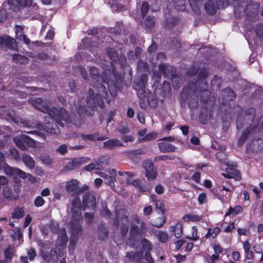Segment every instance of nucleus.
<instances>
[{
  "instance_id": "nucleus-1",
  "label": "nucleus",
  "mask_w": 263,
  "mask_h": 263,
  "mask_svg": "<svg viewBox=\"0 0 263 263\" xmlns=\"http://www.w3.org/2000/svg\"><path fill=\"white\" fill-rule=\"evenodd\" d=\"M96 89L98 92L95 93L94 90L89 88L88 95L86 98V102L90 109H86V107L81 104L78 106V112L80 116H91L93 114V110L97 106L102 108L104 106V101L102 98L106 96L107 90L103 84H98L96 85Z\"/></svg>"
},
{
  "instance_id": "nucleus-2",
  "label": "nucleus",
  "mask_w": 263,
  "mask_h": 263,
  "mask_svg": "<svg viewBox=\"0 0 263 263\" xmlns=\"http://www.w3.org/2000/svg\"><path fill=\"white\" fill-rule=\"evenodd\" d=\"M48 114L63 127L70 124L77 126H80L81 125V121L78 117L69 116L67 110L64 108H57L52 106Z\"/></svg>"
},
{
  "instance_id": "nucleus-3",
  "label": "nucleus",
  "mask_w": 263,
  "mask_h": 263,
  "mask_svg": "<svg viewBox=\"0 0 263 263\" xmlns=\"http://www.w3.org/2000/svg\"><path fill=\"white\" fill-rule=\"evenodd\" d=\"M198 74L197 76L198 79L197 82H190L189 83V91H187V93H195L198 90H201L202 92V94L201 96V100L202 101H206V99H204L203 96L205 95L208 97L210 95V92L206 90L205 87H202V88H200L198 87V86L200 85V83L204 84V85L206 84V83L204 82V80L209 76V70L206 68H202L199 70L198 69Z\"/></svg>"
},
{
  "instance_id": "nucleus-4",
  "label": "nucleus",
  "mask_w": 263,
  "mask_h": 263,
  "mask_svg": "<svg viewBox=\"0 0 263 263\" xmlns=\"http://www.w3.org/2000/svg\"><path fill=\"white\" fill-rule=\"evenodd\" d=\"M146 225L144 220L137 216H135L132 220L129 231V240L131 245L134 246L137 237L146 231Z\"/></svg>"
},
{
  "instance_id": "nucleus-5",
  "label": "nucleus",
  "mask_w": 263,
  "mask_h": 263,
  "mask_svg": "<svg viewBox=\"0 0 263 263\" xmlns=\"http://www.w3.org/2000/svg\"><path fill=\"white\" fill-rule=\"evenodd\" d=\"M13 140L17 146L22 151L27 149L26 145L32 148H34L36 146L35 141L26 135L15 136Z\"/></svg>"
},
{
  "instance_id": "nucleus-6",
  "label": "nucleus",
  "mask_w": 263,
  "mask_h": 263,
  "mask_svg": "<svg viewBox=\"0 0 263 263\" xmlns=\"http://www.w3.org/2000/svg\"><path fill=\"white\" fill-rule=\"evenodd\" d=\"M13 140L17 146L22 151L27 149L26 145L32 148H34L36 146L35 141L26 135L15 136Z\"/></svg>"
},
{
  "instance_id": "nucleus-7",
  "label": "nucleus",
  "mask_w": 263,
  "mask_h": 263,
  "mask_svg": "<svg viewBox=\"0 0 263 263\" xmlns=\"http://www.w3.org/2000/svg\"><path fill=\"white\" fill-rule=\"evenodd\" d=\"M255 114V109L253 108L248 109L244 114L239 116L236 120L237 128L241 129L245 124H249L252 122Z\"/></svg>"
},
{
  "instance_id": "nucleus-8",
  "label": "nucleus",
  "mask_w": 263,
  "mask_h": 263,
  "mask_svg": "<svg viewBox=\"0 0 263 263\" xmlns=\"http://www.w3.org/2000/svg\"><path fill=\"white\" fill-rule=\"evenodd\" d=\"M0 47L5 50H18L16 40L7 34L0 35Z\"/></svg>"
},
{
  "instance_id": "nucleus-9",
  "label": "nucleus",
  "mask_w": 263,
  "mask_h": 263,
  "mask_svg": "<svg viewBox=\"0 0 263 263\" xmlns=\"http://www.w3.org/2000/svg\"><path fill=\"white\" fill-rule=\"evenodd\" d=\"M66 190L68 193L72 195H78L88 190V186L85 184L78 186V181L76 179H71L67 182Z\"/></svg>"
},
{
  "instance_id": "nucleus-10",
  "label": "nucleus",
  "mask_w": 263,
  "mask_h": 263,
  "mask_svg": "<svg viewBox=\"0 0 263 263\" xmlns=\"http://www.w3.org/2000/svg\"><path fill=\"white\" fill-rule=\"evenodd\" d=\"M173 11L170 10V5H167L164 11L165 21L164 26L165 28L171 29L176 26L179 22V18L176 16L172 15Z\"/></svg>"
},
{
  "instance_id": "nucleus-11",
  "label": "nucleus",
  "mask_w": 263,
  "mask_h": 263,
  "mask_svg": "<svg viewBox=\"0 0 263 263\" xmlns=\"http://www.w3.org/2000/svg\"><path fill=\"white\" fill-rule=\"evenodd\" d=\"M82 209V203H81L80 198L76 196L71 201V206L70 208L72 214L71 218H73V219H83Z\"/></svg>"
},
{
  "instance_id": "nucleus-12",
  "label": "nucleus",
  "mask_w": 263,
  "mask_h": 263,
  "mask_svg": "<svg viewBox=\"0 0 263 263\" xmlns=\"http://www.w3.org/2000/svg\"><path fill=\"white\" fill-rule=\"evenodd\" d=\"M82 219H71L70 232L71 233V238L70 242H75L77 241L79 235L82 234L83 231L82 227L81 226L80 221Z\"/></svg>"
},
{
  "instance_id": "nucleus-13",
  "label": "nucleus",
  "mask_w": 263,
  "mask_h": 263,
  "mask_svg": "<svg viewBox=\"0 0 263 263\" xmlns=\"http://www.w3.org/2000/svg\"><path fill=\"white\" fill-rule=\"evenodd\" d=\"M82 198V209L85 210L86 209H93L96 206V198L93 193L87 190Z\"/></svg>"
},
{
  "instance_id": "nucleus-14",
  "label": "nucleus",
  "mask_w": 263,
  "mask_h": 263,
  "mask_svg": "<svg viewBox=\"0 0 263 263\" xmlns=\"http://www.w3.org/2000/svg\"><path fill=\"white\" fill-rule=\"evenodd\" d=\"M159 68L166 77L172 79V83L177 82V84H178V78L175 74V68L168 64H161L159 66Z\"/></svg>"
},
{
  "instance_id": "nucleus-15",
  "label": "nucleus",
  "mask_w": 263,
  "mask_h": 263,
  "mask_svg": "<svg viewBox=\"0 0 263 263\" xmlns=\"http://www.w3.org/2000/svg\"><path fill=\"white\" fill-rule=\"evenodd\" d=\"M204 9L206 12L209 15H213L217 9H220L228 6L224 3H221L216 1L215 4L213 0H207L204 4Z\"/></svg>"
},
{
  "instance_id": "nucleus-16",
  "label": "nucleus",
  "mask_w": 263,
  "mask_h": 263,
  "mask_svg": "<svg viewBox=\"0 0 263 263\" xmlns=\"http://www.w3.org/2000/svg\"><path fill=\"white\" fill-rule=\"evenodd\" d=\"M31 104H32L36 109L43 112L48 114L51 107L47 102H43L41 98H37L34 99H30L28 100Z\"/></svg>"
},
{
  "instance_id": "nucleus-17",
  "label": "nucleus",
  "mask_w": 263,
  "mask_h": 263,
  "mask_svg": "<svg viewBox=\"0 0 263 263\" xmlns=\"http://www.w3.org/2000/svg\"><path fill=\"white\" fill-rule=\"evenodd\" d=\"M89 159L87 157L75 158L72 159L71 161L67 163L65 166L67 171H72L79 167V166L87 162Z\"/></svg>"
},
{
  "instance_id": "nucleus-18",
  "label": "nucleus",
  "mask_w": 263,
  "mask_h": 263,
  "mask_svg": "<svg viewBox=\"0 0 263 263\" xmlns=\"http://www.w3.org/2000/svg\"><path fill=\"white\" fill-rule=\"evenodd\" d=\"M259 5L257 3H250L246 6V17L252 20L257 13Z\"/></svg>"
},
{
  "instance_id": "nucleus-19",
  "label": "nucleus",
  "mask_w": 263,
  "mask_h": 263,
  "mask_svg": "<svg viewBox=\"0 0 263 263\" xmlns=\"http://www.w3.org/2000/svg\"><path fill=\"white\" fill-rule=\"evenodd\" d=\"M90 75L91 78L95 81V82H93V84L92 86L93 87H96V85L98 84H102L103 82H104L103 80V78L101 77L99 75V72L98 69L96 67H91L89 68Z\"/></svg>"
},
{
  "instance_id": "nucleus-20",
  "label": "nucleus",
  "mask_w": 263,
  "mask_h": 263,
  "mask_svg": "<svg viewBox=\"0 0 263 263\" xmlns=\"http://www.w3.org/2000/svg\"><path fill=\"white\" fill-rule=\"evenodd\" d=\"M5 173L10 175H17L22 178L26 177V173L18 168H13L7 166L5 168Z\"/></svg>"
},
{
  "instance_id": "nucleus-21",
  "label": "nucleus",
  "mask_w": 263,
  "mask_h": 263,
  "mask_svg": "<svg viewBox=\"0 0 263 263\" xmlns=\"http://www.w3.org/2000/svg\"><path fill=\"white\" fill-rule=\"evenodd\" d=\"M147 80V76L146 74H142L140 77L134 83L133 87L134 89H139L140 88H145Z\"/></svg>"
},
{
  "instance_id": "nucleus-22",
  "label": "nucleus",
  "mask_w": 263,
  "mask_h": 263,
  "mask_svg": "<svg viewBox=\"0 0 263 263\" xmlns=\"http://www.w3.org/2000/svg\"><path fill=\"white\" fill-rule=\"evenodd\" d=\"M257 124L254 125L252 127H249L246 130H243L242 135L240 137L238 141L239 145H242L248 138L250 134H252L253 130H255L257 127Z\"/></svg>"
},
{
  "instance_id": "nucleus-23",
  "label": "nucleus",
  "mask_w": 263,
  "mask_h": 263,
  "mask_svg": "<svg viewBox=\"0 0 263 263\" xmlns=\"http://www.w3.org/2000/svg\"><path fill=\"white\" fill-rule=\"evenodd\" d=\"M158 146L160 152L162 153L174 152L176 149L175 146L165 142H159Z\"/></svg>"
},
{
  "instance_id": "nucleus-24",
  "label": "nucleus",
  "mask_w": 263,
  "mask_h": 263,
  "mask_svg": "<svg viewBox=\"0 0 263 263\" xmlns=\"http://www.w3.org/2000/svg\"><path fill=\"white\" fill-rule=\"evenodd\" d=\"M126 182L128 184H132L136 187L137 190L139 192H145L148 191V190L142 184L141 181L140 179L132 180L129 179H127Z\"/></svg>"
},
{
  "instance_id": "nucleus-25",
  "label": "nucleus",
  "mask_w": 263,
  "mask_h": 263,
  "mask_svg": "<svg viewBox=\"0 0 263 263\" xmlns=\"http://www.w3.org/2000/svg\"><path fill=\"white\" fill-rule=\"evenodd\" d=\"M185 0H173L172 3L168 4L167 5H170L171 11H172L171 9L173 6L177 10L182 11L185 9Z\"/></svg>"
},
{
  "instance_id": "nucleus-26",
  "label": "nucleus",
  "mask_w": 263,
  "mask_h": 263,
  "mask_svg": "<svg viewBox=\"0 0 263 263\" xmlns=\"http://www.w3.org/2000/svg\"><path fill=\"white\" fill-rule=\"evenodd\" d=\"M22 160L25 165L30 169H33L35 166V161L29 155L23 154Z\"/></svg>"
},
{
  "instance_id": "nucleus-27",
  "label": "nucleus",
  "mask_w": 263,
  "mask_h": 263,
  "mask_svg": "<svg viewBox=\"0 0 263 263\" xmlns=\"http://www.w3.org/2000/svg\"><path fill=\"white\" fill-rule=\"evenodd\" d=\"M227 174H223V175L226 178H234L236 180H240L241 179V175L234 168H229L227 170Z\"/></svg>"
},
{
  "instance_id": "nucleus-28",
  "label": "nucleus",
  "mask_w": 263,
  "mask_h": 263,
  "mask_svg": "<svg viewBox=\"0 0 263 263\" xmlns=\"http://www.w3.org/2000/svg\"><path fill=\"white\" fill-rule=\"evenodd\" d=\"M44 130L47 133L55 135H58L60 133V129L55 123L51 124L49 123H45Z\"/></svg>"
},
{
  "instance_id": "nucleus-29",
  "label": "nucleus",
  "mask_w": 263,
  "mask_h": 263,
  "mask_svg": "<svg viewBox=\"0 0 263 263\" xmlns=\"http://www.w3.org/2000/svg\"><path fill=\"white\" fill-rule=\"evenodd\" d=\"M103 145L106 148L112 149L116 147L123 146V144L119 140L115 139H111L104 142L103 143Z\"/></svg>"
},
{
  "instance_id": "nucleus-30",
  "label": "nucleus",
  "mask_w": 263,
  "mask_h": 263,
  "mask_svg": "<svg viewBox=\"0 0 263 263\" xmlns=\"http://www.w3.org/2000/svg\"><path fill=\"white\" fill-rule=\"evenodd\" d=\"M165 222L166 218L163 215H162L160 217L154 218L151 221V224L155 227L160 228L163 227Z\"/></svg>"
},
{
  "instance_id": "nucleus-31",
  "label": "nucleus",
  "mask_w": 263,
  "mask_h": 263,
  "mask_svg": "<svg viewBox=\"0 0 263 263\" xmlns=\"http://www.w3.org/2000/svg\"><path fill=\"white\" fill-rule=\"evenodd\" d=\"M12 60L16 64H21L25 65L28 63L29 59L24 56L20 54H14L12 55Z\"/></svg>"
},
{
  "instance_id": "nucleus-32",
  "label": "nucleus",
  "mask_w": 263,
  "mask_h": 263,
  "mask_svg": "<svg viewBox=\"0 0 263 263\" xmlns=\"http://www.w3.org/2000/svg\"><path fill=\"white\" fill-rule=\"evenodd\" d=\"M170 231L174 233L176 238H180L182 234V226L181 223H177L175 226L170 227Z\"/></svg>"
},
{
  "instance_id": "nucleus-33",
  "label": "nucleus",
  "mask_w": 263,
  "mask_h": 263,
  "mask_svg": "<svg viewBox=\"0 0 263 263\" xmlns=\"http://www.w3.org/2000/svg\"><path fill=\"white\" fill-rule=\"evenodd\" d=\"M142 52V49L139 47H137L135 49V50L130 51L127 54L128 59L129 60H135L136 59H139L140 58V54Z\"/></svg>"
},
{
  "instance_id": "nucleus-34",
  "label": "nucleus",
  "mask_w": 263,
  "mask_h": 263,
  "mask_svg": "<svg viewBox=\"0 0 263 263\" xmlns=\"http://www.w3.org/2000/svg\"><path fill=\"white\" fill-rule=\"evenodd\" d=\"M155 234L160 242L165 243L168 240V236L166 232L156 230Z\"/></svg>"
},
{
  "instance_id": "nucleus-35",
  "label": "nucleus",
  "mask_w": 263,
  "mask_h": 263,
  "mask_svg": "<svg viewBox=\"0 0 263 263\" xmlns=\"http://www.w3.org/2000/svg\"><path fill=\"white\" fill-rule=\"evenodd\" d=\"M106 53L110 60L114 62H117L118 54L115 49L109 47L106 49Z\"/></svg>"
},
{
  "instance_id": "nucleus-36",
  "label": "nucleus",
  "mask_w": 263,
  "mask_h": 263,
  "mask_svg": "<svg viewBox=\"0 0 263 263\" xmlns=\"http://www.w3.org/2000/svg\"><path fill=\"white\" fill-rule=\"evenodd\" d=\"M83 169L87 171H91L93 170H102V166L97 161H95L91 163L84 166Z\"/></svg>"
},
{
  "instance_id": "nucleus-37",
  "label": "nucleus",
  "mask_w": 263,
  "mask_h": 263,
  "mask_svg": "<svg viewBox=\"0 0 263 263\" xmlns=\"http://www.w3.org/2000/svg\"><path fill=\"white\" fill-rule=\"evenodd\" d=\"M234 14L236 18H240L245 15L246 16V10L243 6L240 5L234 9Z\"/></svg>"
},
{
  "instance_id": "nucleus-38",
  "label": "nucleus",
  "mask_w": 263,
  "mask_h": 263,
  "mask_svg": "<svg viewBox=\"0 0 263 263\" xmlns=\"http://www.w3.org/2000/svg\"><path fill=\"white\" fill-rule=\"evenodd\" d=\"M25 215L24 209L23 208L17 207L14 209L12 213V218L19 219L22 218Z\"/></svg>"
},
{
  "instance_id": "nucleus-39",
  "label": "nucleus",
  "mask_w": 263,
  "mask_h": 263,
  "mask_svg": "<svg viewBox=\"0 0 263 263\" xmlns=\"http://www.w3.org/2000/svg\"><path fill=\"white\" fill-rule=\"evenodd\" d=\"M39 159L46 165H50L53 162V160L50 157V156L45 153L41 154Z\"/></svg>"
},
{
  "instance_id": "nucleus-40",
  "label": "nucleus",
  "mask_w": 263,
  "mask_h": 263,
  "mask_svg": "<svg viewBox=\"0 0 263 263\" xmlns=\"http://www.w3.org/2000/svg\"><path fill=\"white\" fill-rule=\"evenodd\" d=\"M41 255L45 261L50 262L53 258L54 254L52 250L50 252L42 251Z\"/></svg>"
},
{
  "instance_id": "nucleus-41",
  "label": "nucleus",
  "mask_w": 263,
  "mask_h": 263,
  "mask_svg": "<svg viewBox=\"0 0 263 263\" xmlns=\"http://www.w3.org/2000/svg\"><path fill=\"white\" fill-rule=\"evenodd\" d=\"M144 24L147 29H151L155 24V17L152 16H147L144 21Z\"/></svg>"
},
{
  "instance_id": "nucleus-42",
  "label": "nucleus",
  "mask_w": 263,
  "mask_h": 263,
  "mask_svg": "<svg viewBox=\"0 0 263 263\" xmlns=\"http://www.w3.org/2000/svg\"><path fill=\"white\" fill-rule=\"evenodd\" d=\"M183 220L185 221H197L201 220V217L195 214H187L184 215L183 218Z\"/></svg>"
},
{
  "instance_id": "nucleus-43",
  "label": "nucleus",
  "mask_w": 263,
  "mask_h": 263,
  "mask_svg": "<svg viewBox=\"0 0 263 263\" xmlns=\"http://www.w3.org/2000/svg\"><path fill=\"white\" fill-rule=\"evenodd\" d=\"M15 1L17 4L18 9L26 7H29L32 3V0H15Z\"/></svg>"
},
{
  "instance_id": "nucleus-44",
  "label": "nucleus",
  "mask_w": 263,
  "mask_h": 263,
  "mask_svg": "<svg viewBox=\"0 0 263 263\" xmlns=\"http://www.w3.org/2000/svg\"><path fill=\"white\" fill-rule=\"evenodd\" d=\"M108 231L106 228L103 226L102 224L99 225V237L101 239H103L106 238L108 236Z\"/></svg>"
},
{
  "instance_id": "nucleus-45",
  "label": "nucleus",
  "mask_w": 263,
  "mask_h": 263,
  "mask_svg": "<svg viewBox=\"0 0 263 263\" xmlns=\"http://www.w3.org/2000/svg\"><path fill=\"white\" fill-rule=\"evenodd\" d=\"M157 176V172L156 169L154 168L152 171L148 170L145 172V176L149 181H152L156 179Z\"/></svg>"
},
{
  "instance_id": "nucleus-46",
  "label": "nucleus",
  "mask_w": 263,
  "mask_h": 263,
  "mask_svg": "<svg viewBox=\"0 0 263 263\" xmlns=\"http://www.w3.org/2000/svg\"><path fill=\"white\" fill-rule=\"evenodd\" d=\"M155 208L162 215H163L165 212V205L163 202L160 200H156Z\"/></svg>"
},
{
  "instance_id": "nucleus-47",
  "label": "nucleus",
  "mask_w": 263,
  "mask_h": 263,
  "mask_svg": "<svg viewBox=\"0 0 263 263\" xmlns=\"http://www.w3.org/2000/svg\"><path fill=\"white\" fill-rule=\"evenodd\" d=\"M137 69L141 71H146L148 70V65L147 63L139 60L137 62Z\"/></svg>"
},
{
  "instance_id": "nucleus-48",
  "label": "nucleus",
  "mask_w": 263,
  "mask_h": 263,
  "mask_svg": "<svg viewBox=\"0 0 263 263\" xmlns=\"http://www.w3.org/2000/svg\"><path fill=\"white\" fill-rule=\"evenodd\" d=\"M190 5L192 10L194 12L195 14L197 15H199L200 14V10L199 7L198 5V2H195L194 1H192V0H189Z\"/></svg>"
},
{
  "instance_id": "nucleus-49",
  "label": "nucleus",
  "mask_w": 263,
  "mask_h": 263,
  "mask_svg": "<svg viewBox=\"0 0 263 263\" xmlns=\"http://www.w3.org/2000/svg\"><path fill=\"white\" fill-rule=\"evenodd\" d=\"M242 210V208L240 206L237 205L234 207V208L230 207L229 209V211L226 212L225 216H227L231 214H234L236 215L239 213Z\"/></svg>"
},
{
  "instance_id": "nucleus-50",
  "label": "nucleus",
  "mask_w": 263,
  "mask_h": 263,
  "mask_svg": "<svg viewBox=\"0 0 263 263\" xmlns=\"http://www.w3.org/2000/svg\"><path fill=\"white\" fill-rule=\"evenodd\" d=\"M126 257L130 260H134L135 259H138L141 258V255L140 253H136L134 252H127Z\"/></svg>"
},
{
  "instance_id": "nucleus-51",
  "label": "nucleus",
  "mask_w": 263,
  "mask_h": 263,
  "mask_svg": "<svg viewBox=\"0 0 263 263\" xmlns=\"http://www.w3.org/2000/svg\"><path fill=\"white\" fill-rule=\"evenodd\" d=\"M198 71V66L193 65L187 68L186 70V73L190 76H194L196 75Z\"/></svg>"
},
{
  "instance_id": "nucleus-52",
  "label": "nucleus",
  "mask_w": 263,
  "mask_h": 263,
  "mask_svg": "<svg viewBox=\"0 0 263 263\" xmlns=\"http://www.w3.org/2000/svg\"><path fill=\"white\" fill-rule=\"evenodd\" d=\"M10 153L11 156L16 161L20 160L21 157L17 149L14 147H11L9 149Z\"/></svg>"
},
{
  "instance_id": "nucleus-53",
  "label": "nucleus",
  "mask_w": 263,
  "mask_h": 263,
  "mask_svg": "<svg viewBox=\"0 0 263 263\" xmlns=\"http://www.w3.org/2000/svg\"><path fill=\"white\" fill-rule=\"evenodd\" d=\"M144 154H145V152L141 148H139V149H135V150H132L128 152V156L130 157H131L132 156L136 157L137 156L144 155Z\"/></svg>"
},
{
  "instance_id": "nucleus-54",
  "label": "nucleus",
  "mask_w": 263,
  "mask_h": 263,
  "mask_svg": "<svg viewBox=\"0 0 263 263\" xmlns=\"http://www.w3.org/2000/svg\"><path fill=\"white\" fill-rule=\"evenodd\" d=\"M141 243L142 244V247L143 249L147 250L148 251L152 249V245L146 239H142L141 240Z\"/></svg>"
},
{
  "instance_id": "nucleus-55",
  "label": "nucleus",
  "mask_w": 263,
  "mask_h": 263,
  "mask_svg": "<svg viewBox=\"0 0 263 263\" xmlns=\"http://www.w3.org/2000/svg\"><path fill=\"white\" fill-rule=\"evenodd\" d=\"M220 232V230L219 228H215L214 230H212L209 228L208 231V233L205 236L206 238H208L209 236H212L213 238H214L217 235H218Z\"/></svg>"
},
{
  "instance_id": "nucleus-56",
  "label": "nucleus",
  "mask_w": 263,
  "mask_h": 263,
  "mask_svg": "<svg viewBox=\"0 0 263 263\" xmlns=\"http://www.w3.org/2000/svg\"><path fill=\"white\" fill-rule=\"evenodd\" d=\"M14 252V251L13 247L11 246H9L5 250L4 254L6 258L10 259L12 258Z\"/></svg>"
},
{
  "instance_id": "nucleus-57",
  "label": "nucleus",
  "mask_w": 263,
  "mask_h": 263,
  "mask_svg": "<svg viewBox=\"0 0 263 263\" xmlns=\"http://www.w3.org/2000/svg\"><path fill=\"white\" fill-rule=\"evenodd\" d=\"M149 9V5L147 2L143 3L141 8V12L142 17H144Z\"/></svg>"
},
{
  "instance_id": "nucleus-58",
  "label": "nucleus",
  "mask_w": 263,
  "mask_h": 263,
  "mask_svg": "<svg viewBox=\"0 0 263 263\" xmlns=\"http://www.w3.org/2000/svg\"><path fill=\"white\" fill-rule=\"evenodd\" d=\"M118 129L119 132L122 134H126L129 132L128 125L124 123H121Z\"/></svg>"
},
{
  "instance_id": "nucleus-59",
  "label": "nucleus",
  "mask_w": 263,
  "mask_h": 263,
  "mask_svg": "<svg viewBox=\"0 0 263 263\" xmlns=\"http://www.w3.org/2000/svg\"><path fill=\"white\" fill-rule=\"evenodd\" d=\"M15 28L16 37L18 40H22V36L24 35L23 28L20 25H16Z\"/></svg>"
},
{
  "instance_id": "nucleus-60",
  "label": "nucleus",
  "mask_w": 263,
  "mask_h": 263,
  "mask_svg": "<svg viewBox=\"0 0 263 263\" xmlns=\"http://www.w3.org/2000/svg\"><path fill=\"white\" fill-rule=\"evenodd\" d=\"M7 2V4L9 6V9L13 11H16L18 10V7L15 0H8Z\"/></svg>"
},
{
  "instance_id": "nucleus-61",
  "label": "nucleus",
  "mask_w": 263,
  "mask_h": 263,
  "mask_svg": "<svg viewBox=\"0 0 263 263\" xmlns=\"http://www.w3.org/2000/svg\"><path fill=\"white\" fill-rule=\"evenodd\" d=\"M12 192L11 188L8 186H5L3 189V195L6 198H10L12 196Z\"/></svg>"
},
{
  "instance_id": "nucleus-62",
  "label": "nucleus",
  "mask_w": 263,
  "mask_h": 263,
  "mask_svg": "<svg viewBox=\"0 0 263 263\" xmlns=\"http://www.w3.org/2000/svg\"><path fill=\"white\" fill-rule=\"evenodd\" d=\"M157 135V133L155 132L149 133L143 138L142 141H148L154 140L156 138Z\"/></svg>"
},
{
  "instance_id": "nucleus-63",
  "label": "nucleus",
  "mask_w": 263,
  "mask_h": 263,
  "mask_svg": "<svg viewBox=\"0 0 263 263\" xmlns=\"http://www.w3.org/2000/svg\"><path fill=\"white\" fill-rule=\"evenodd\" d=\"M255 31H256V34L258 36H259L260 38H262L263 37V24H258V25H257L256 29H255Z\"/></svg>"
},
{
  "instance_id": "nucleus-64",
  "label": "nucleus",
  "mask_w": 263,
  "mask_h": 263,
  "mask_svg": "<svg viewBox=\"0 0 263 263\" xmlns=\"http://www.w3.org/2000/svg\"><path fill=\"white\" fill-rule=\"evenodd\" d=\"M57 152L62 155H64L68 152V146L66 144H62L57 148Z\"/></svg>"
}]
</instances>
